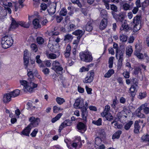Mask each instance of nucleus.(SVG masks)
I'll return each instance as SVG.
<instances>
[{"mask_svg":"<svg viewBox=\"0 0 149 149\" xmlns=\"http://www.w3.org/2000/svg\"><path fill=\"white\" fill-rule=\"evenodd\" d=\"M73 38L72 35L70 34H68L64 36V40H72Z\"/></svg>","mask_w":149,"mask_h":149,"instance_id":"8fccbe9b","label":"nucleus"},{"mask_svg":"<svg viewBox=\"0 0 149 149\" xmlns=\"http://www.w3.org/2000/svg\"><path fill=\"white\" fill-rule=\"evenodd\" d=\"M67 11L66 9L63 8L60 11V15L61 16H65L67 14Z\"/></svg>","mask_w":149,"mask_h":149,"instance_id":"de8ad7c7","label":"nucleus"},{"mask_svg":"<svg viewBox=\"0 0 149 149\" xmlns=\"http://www.w3.org/2000/svg\"><path fill=\"white\" fill-rule=\"evenodd\" d=\"M38 131V130L37 129H35L31 134V135L32 137H34L36 136Z\"/></svg>","mask_w":149,"mask_h":149,"instance_id":"680f3d73","label":"nucleus"},{"mask_svg":"<svg viewBox=\"0 0 149 149\" xmlns=\"http://www.w3.org/2000/svg\"><path fill=\"white\" fill-rule=\"evenodd\" d=\"M11 98L9 93H6L3 95V101L4 103H8L11 100Z\"/></svg>","mask_w":149,"mask_h":149,"instance_id":"f3484780","label":"nucleus"},{"mask_svg":"<svg viewBox=\"0 0 149 149\" xmlns=\"http://www.w3.org/2000/svg\"><path fill=\"white\" fill-rule=\"evenodd\" d=\"M36 40L37 43L39 45H42L44 42V39L41 37H37Z\"/></svg>","mask_w":149,"mask_h":149,"instance_id":"f704fd0d","label":"nucleus"},{"mask_svg":"<svg viewBox=\"0 0 149 149\" xmlns=\"http://www.w3.org/2000/svg\"><path fill=\"white\" fill-rule=\"evenodd\" d=\"M86 30L88 32L91 31L93 29L91 21H89L86 25Z\"/></svg>","mask_w":149,"mask_h":149,"instance_id":"cd10ccee","label":"nucleus"},{"mask_svg":"<svg viewBox=\"0 0 149 149\" xmlns=\"http://www.w3.org/2000/svg\"><path fill=\"white\" fill-rule=\"evenodd\" d=\"M32 68H28L27 69V75L29 78L28 79L29 81H30L32 82L34 79V77L33 74V72L34 71V65H32Z\"/></svg>","mask_w":149,"mask_h":149,"instance_id":"f8f14e48","label":"nucleus"},{"mask_svg":"<svg viewBox=\"0 0 149 149\" xmlns=\"http://www.w3.org/2000/svg\"><path fill=\"white\" fill-rule=\"evenodd\" d=\"M56 100L57 103L60 105L62 104L65 101L63 98L59 97H57L56 98Z\"/></svg>","mask_w":149,"mask_h":149,"instance_id":"e433bc0d","label":"nucleus"},{"mask_svg":"<svg viewBox=\"0 0 149 149\" xmlns=\"http://www.w3.org/2000/svg\"><path fill=\"white\" fill-rule=\"evenodd\" d=\"M103 2L104 3V5L105 6L107 10L110 9V6L109 3L110 2L109 0H102Z\"/></svg>","mask_w":149,"mask_h":149,"instance_id":"ea45409f","label":"nucleus"},{"mask_svg":"<svg viewBox=\"0 0 149 149\" xmlns=\"http://www.w3.org/2000/svg\"><path fill=\"white\" fill-rule=\"evenodd\" d=\"M33 24L34 25V28L36 29H37L41 27V25L39 23V20L38 19H34L33 21Z\"/></svg>","mask_w":149,"mask_h":149,"instance_id":"393cba45","label":"nucleus"},{"mask_svg":"<svg viewBox=\"0 0 149 149\" xmlns=\"http://www.w3.org/2000/svg\"><path fill=\"white\" fill-rule=\"evenodd\" d=\"M114 58L113 57H110L109 59V68H111L112 67L113 64V60Z\"/></svg>","mask_w":149,"mask_h":149,"instance_id":"603ef678","label":"nucleus"},{"mask_svg":"<svg viewBox=\"0 0 149 149\" xmlns=\"http://www.w3.org/2000/svg\"><path fill=\"white\" fill-rule=\"evenodd\" d=\"M92 123L97 126H100L102 125V119L101 118H99L96 121L93 120L92 121Z\"/></svg>","mask_w":149,"mask_h":149,"instance_id":"4c0bfd02","label":"nucleus"},{"mask_svg":"<svg viewBox=\"0 0 149 149\" xmlns=\"http://www.w3.org/2000/svg\"><path fill=\"white\" fill-rule=\"evenodd\" d=\"M81 142L80 141L78 140L75 142H73L72 144H71L72 146L75 148H76L78 145L79 143H80Z\"/></svg>","mask_w":149,"mask_h":149,"instance_id":"6e6d98bb","label":"nucleus"},{"mask_svg":"<svg viewBox=\"0 0 149 149\" xmlns=\"http://www.w3.org/2000/svg\"><path fill=\"white\" fill-rule=\"evenodd\" d=\"M71 122L69 120H66L61 123L59 127L60 130H62L63 129L67 126L71 125Z\"/></svg>","mask_w":149,"mask_h":149,"instance_id":"aec40b11","label":"nucleus"},{"mask_svg":"<svg viewBox=\"0 0 149 149\" xmlns=\"http://www.w3.org/2000/svg\"><path fill=\"white\" fill-rule=\"evenodd\" d=\"M49 58L51 59H55L57 58V55L54 53H50L49 55Z\"/></svg>","mask_w":149,"mask_h":149,"instance_id":"0e129e2a","label":"nucleus"},{"mask_svg":"<svg viewBox=\"0 0 149 149\" xmlns=\"http://www.w3.org/2000/svg\"><path fill=\"white\" fill-rule=\"evenodd\" d=\"M107 24V21L106 18H103L101 21L99 29L101 30L104 29L106 27Z\"/></svg>","mask_w":149,"mask_h":149,"instance_id":"2eb2a0df","label":"nucleus"},{"mask_svg":"<svg viewBox=\"0 0 149 149\" xmlns=\"http://www.w3.org/2000/svg\"><path fill=\"white\" fill-rule=\"evenodd\" d=\"M52 69L56 73L60 74L62 73L63 68L58 61L56 60L53 61L52 63Z\"/></svg>","mask_w":149,"mask_h":149,"instance_id":"423d86ee","label":"nucleus"},{"mask_svg":"<svg viewBox=\"0 0 149 149\" xmlns=\"http://www.w3.org/2000/svg\"><path fill=\"white\" fill-rule=\"evenodd\" d=\"M110 9L112 10L115 12H118V8L115 5L113 4L110 5Z\"/></svg>","mask_w":149,"mask_h":149,"instance_id":"bf43d9fd","label":"nucleus"},{"mask_svg":"<svg viewBox=\"0 0 149 149\" xmlns=\"http://www.w3.org/2000/svg\"><path fill=\"white\" fill-rule=\"evenodd\" d=\"M79 55L81 60L85 62H90L93 60L91 54L88 51L80 53Z\"/></svg>","mask_w":149,"mask_h":149,"instance_id":"20e7f679","label":"nucleus"},{"mask_svg":"<svg viewBox=\"0 0 149 149\" xmlns=\"http://www.w3.org/2000/svg\"><path fill=\"white\" fill-rule=\"evenodd\" d=\"M115 127L118 129H121L123 127L122 124H119L118 123H116L114 124Z\"/></svg>","mask_w":149,"mask_h":149,"instance_id":"e2e57ef3","label":"nucleus"},{"mask_svg":"<svg viewBox=\"0 0 149 149\" xmlns=\"http://www.w3.org/2000/svg\"><path fill=\"white\" fill-rule=\"evenodd\" d=\"M122 133V131L121 130H118L112 136V139H118L119 138L120 134Z\"/></svg>","mask_w":149,"mask_h":149,"instance_id":"c85d7f7f","label":"nucleus"},{"mask_svg":"<svg viewBox=\"0 0 149 149\" xmlns=\"http://www.w3.org/2000/svg\"><path fill=\"white\" fill-rule=\"evenodd\" d=\"M147 105V104H145L140 106L142 110H143L144 112L146 114H148L149 113V108L146 107Z\"/></svg>","mask_w":149,"mask_h":149,"instance_id":"bb28decb","label":"nucleus"},{"mask_svg":"<svg viewBox=\"0 0 149 149\" xmlns=\"http://www.w3.org/2000/svg\"><path fill=\"white\" fill-rule=\"evenodd\" d=\"M134 54L139 59H142L143 58V55L142 54L138 52H135Z\"/></svg>","mask_w":149,"mask_h":149,"instance_id":"864d4df0","label":"nucleus"},{"mask_svg":"<svg viewBox=\"0 0 149 149\" xmlns=\"http://www.w3.org/2000/svg\"><path fill=\"white\" fill-rule=\"evenodd\" d=\"M141 139L145 142H149V135L146 134L143 135L141 137Z\"/></svg>","mask_w":149,"mask_h":149,"instance_id":"49530a36","label":"nucleus"},{"mask_svg":"<svg viewBox=\"0 0 149 149\" xmlns=\"http://www.w3.org/2000/svg\"><path fill=\"white\" fill-rule=\"evenodd\" d=\"M147 94L146 92H141L139 93L138 98L140 99H142L146 97Z\"/></svg>","mask_w":149,"mask_h":149,"instance_id":"a19ab883","label":"nucleus"},{"mask_svg":"<svg viewBox=\"0 0 149 149\" xmlns=\"http://www.w3.org/2000/svg\"><path fill=\"white\" fill-rule=\"evenodd\" d=\"M19 25L28 28L30 25V23L29 22L26 23L24 21L17 22L13 18H12V22L9 29L10 30H11L12 29H15L18 27Z\"/></svg>","mask_w":149,"mask_h":149,"instance_id":"7ed1b4c3","label":"nucleus"},{"mask_svg":"<svg viewBox=\"0 0 149 149\" xmlns=\"http://www.w3.org/2000/svg\"><path fill=\"white\" fill-rule=\"evenodd\" d=\"M71 1L72 3L77 4L78 6L80 8L82 6V5L79 0H71Z\"/></svg>","mask_w":149,"mask_h":149,"instance_id":"13d9d810","label":"nucleus"},{"mask_svg":"<svg viewBox=\"0 0 149 149\" xmlns=\"http://www.w3.org/2000/svg\"><path fill=\"white\" fill-rule=\"evenodd\" d=\"M32 128L28 125L26 128L22 132V134L25 136H29L30 131Z\"/></svg>","mask_w":149,"mask_h":149,"instance_id":"5701e85b","label":"nucleus"},{"mask_svg":"<svg viewBox=\"0 0 149 149\" xmlns=\"http://www.w3.org/2000/svg\"><path fill=\"white\" fill-rule=\"evenodd\" d=\"M142 109L140 107L135 111L136 115L139 118H145V116L141 112Z\"/></svg>","mask_w":149,"mask_h":149,"instance_id":"6ab92c4d","label":"nucleus"},{"mask_svg":"<svg viewBox=\"0 0 149 149\" xmlns=\"http://www.w3.org/2000/svg\"><path fill=\"white\" fill-rule=\"evenodd\" d=\"M80 38L79 37H77L76 39L74 40L73 42V45H75V47H77L80 41Z\"/></svg>","mask_w":149,"mask_h":149,"instance_id":"c03bdc74","label":"nucleus"},{"mask_svg":"<svg viewBox=\"0 0 149 149\" xmlns=\"http://www.w3.org/2000/svg\"><path fill=\"white\" fill-rule=\"evenodd\" d=\"M125 49L124 48H123L121 50H120L119 51V59L120 60H123V54L124 53Z\"/></svg>","mask_w":149,"mask_h":149,"instance_id":"72a5a7b5","label":"nucleus"},{"mask_svg":"<svg viewBox=\"0 0 149 149\" xmlns=\"http://www.w3.org/2000/svg\"><path fill=\"white\" fill-rule=\"evenodd\" d=\"M31 50L34 52H36L38 50L37 45L35 43L32 44L30 46Z\"/></svg>","mask_w":149,"mask_h":149,"instance_id":"c9c22d12","label":"nucleus"},{"mask_svg":"<svg viewBox=\"0 0 149 149\" xmlns=\"http://www.w3.org/2000/svg\"><path fill=\"white\" fill-rule=\"evenodd\" d=\"M123 7L124 10H130V5L128 3H125L123 4Z\"/></svg>","mask_w":149,"mask_h":149,"instance_id":"37998d69","label":"nucleus"},{"mask_svg":"<svg viewBox=\"0 0 149 149\" xmlns=\"http://www.w3.org/2000/svg\"><path fill=\"white\" fill-rule=\"evenodd\" d=\"M24 65L25 66V68L26 69L28 65V63L29 61V58H26V59L24 58Z\"/></svg>","mask_w":149,"mask_h":149,"instance_id":"052dcab7","label":"nucleus"},{"mask_svg":"<svg viewBox=\"0 0 149 149\" xmlns=\"http://www.w3.org/2000/svg\"><path fill=\"white\" fill-rule=\"evenodd\" d=\"M42 71L46 76L48 75L49 74L50 72L49 69L47 68H44L42 70Z\"/></svg>","mask_w":149,"mask_h":149,"instance_id":"5fc2aeb1","label":"nucleus"},{"mask_svg":"<svg viewBox=\"0 0 149 149\" xmlns=\"http://www.w3.org/2000/svg\"><path fill=\"white\" fill-rule=\"evenodd\" d=\"M113 47L116 49V56L117 59H118V45L116 43H114L113 44Z\"/></svg>","mask_w":149,"mask_h":149,"instance_id":"58836bf2","label":"nucleus"},{"mask_svg":"<svg viewBox=\"0 0 149 149\" xmlns=\"http://www.w3.org/2000/svg\"><path fill=\"white\" fill-rule=\"evenodd\" d=\"M82 112V118L84 121L86 122V118L87 116V108L86 107H84L81 109Z\"/></svg>","mask_w":149,"mask_h":149,"instance_id":"a211bd4d","label":"nucleus"},{"mask_svg":"<svg viewBox=\"0 0 149 149\" xmlns=\"http://www.w3.org/2000/svg\"><path fill=\"white\" fill-rule=\"evenodd\" d=\"M120 22L121 23V27L120 28L121 31H124L126 32H127L131 30V28L129 27L126 21L124 19V18L122 20V21H120Z\"/></svg>","mask_w":149,"mask_h":149,"instance_id":"1a4fd4ad","label":"nucleus"},{"mask_svg":"<svg viewBox=\"0 0 149 149\" xmlns=\"http://www.w3.org/2000/svg\"><path fill=\"white\" fill-rule=\"evenodd\" d=\"M102 140L99 137H97L95 138V144L97 146H99V145H100Z\"/></svg>","mask_w":149,"mask_h":149,"instance_id":"79ce46f5","label":"nucleus"},{"mask_svg":"<svg viewBox=\"0 0 149 149\" xmlns=\"http://www.w3.org/2000/svg\"><path fill=\"white\" fill-rule=\"evenodd\" d=\"M13 42V40L10 36H5L2 38L1 41L2 46L3 48L7 49L11 46Z\"/></svg>","mask_w":149,"mask_h":149,"instance_id":"f03ea898","label":"nucleus"},{"mask_svg":"<svg viewBox=\"0 0 149 149\" xmlns=\"http://www.w3.org/2000/svg\"><path fill=\"white\" fill-rule=\"evenodd\" d=\"M85 31H82L81 30L77 29L72 33V34L76 36H77V37H79L81 38L82 37L84 34Z\"/></svg>","mask_w":149,"mask_h":149,"instance_id":"dca6fc26","label":"nucleus"},{"mask_svg":"<svg viewBox=\"0 0 149 149\" xmlns=\"http://www.w3.org/2000/svg\"><path fill=\"white\" fill-rule=\"evenodd\" d=\"M20 90L17 89L10 92L9 93L12 97H15L18 96L20 94Z\"/></svg>","mask_w":149,"mask_h":149,"instance_id":"412c9836","label":"nucleus"},{"mask_svg":"<svg viewBox=\"0 0 149 149\" xmlns=\"http://www.w3.org/2000/svg\"><path fill=\"white\" fill-rule=\"evenodd\" d=\"M133 50L132 46H128L126 48V54L127 55L130 56L132 53Z\"/></svg>","mask_w":149,"mask_h":149,"instance_id":"473e14b6","label":"nucleus"},{"mask_svg":"<svg viewBox=\"0 0 149 149\" xmlns=\"http://www.w3.org/2000/svg\"><path fill=\"white\" fill-rule=\"evenodd\" d=\"M118 12L115 11H111V13L113 17L117 22L122 21L124 18L123 15L121 13H117Z\"/></svg>","mask_w":149,"mask_h":149,"instance_id":"9d476101","label":"nucleus"},{"mask_svg":"<svg viewBox=\"0 0 149 149\" xmlns=\"http://www.w3.org/2000/svg\"><path fill=\"white\" fill-rule=\"evenodd\" d=\"M77 127L79 131L81 133H84L86 130L85 124L81 122L79 123Z\"/></svg>","mask_w":149,"mask_h":149,"instance_id":"4468645a","label":"nucleus"},{"mask_svg":"<svg viewBox=\"0 0 149 149\" xmlns=\"http://www.w3.org/2000/svg\"><path fill=\"white\" fill-rule=\"evenodd\" d=\"M120 40L122 42H125L127 40V36L122 34L120 36Z\"/></svg>","mask_w":149,"mask_h":149,"instance_id":"09e8293b","label":"nucleus"},{"mask_svg":"<svg viewBox=\"0 0 149 149\" xmlns=\"http://www.w3.org/2000/svg\"><path fill=\"white\" fill-rule=\"evenodd\" d=\"M89 70V68L87 67L85 68V67L83 66L80 69L79 71L81 72H83L88 71Z\"/></svg>","mask_w":149,"mask_h":149,"instance_id":"774afa93","label":"nucleus"},{"mask_svg":"<svg viewBox=\"0 0 149 149\" xmlns=\"http://www.w3.org/2000/svg\"><path fill=\"white\" fill-rule=\"evenodd\" d=\"M29 120L30 122V124L29 125V126H30L32 128L38 126L40 122V118H36L34 116L31 117L29 118Z\"/></svg>","mask_w":149,"mask_h":149,"instance_id":"0eeeda50","label":"nucleus"},{"mask_svg":"<svg viewBox=\"0 0 149 149\" xmlns=\"http://www.w3.org/2000/svg\"><path fill=\"white\" fill-rule=\"evenodd\" d=\"M140 129V126L139 124V122L136 120L134 123V132L136 134H137L139 132V130Z\"/></svg>","mask_w":149,"mask_h":149,"instance_id":"4be33fe9","label":"nucleus"},{"mask_svg":"<svg viewBox=\"0 0 149 149\" xmlns=\"http://www.w3.org/2000/svg\"><path fill=\"white\" fill-rule=\"evenodd\" d=\"M102 113L103 116H105L107 120L111 121L113 119V117L110 113Z\"/></svg>","mask_w":149,"mask_h":149,"instance_id":"b1692460","label":"nucleus"},{"mask_svg":"<svg viewBox=\"0 0 149 149\" xmlns=\"http://www.w3.org/2000/svg\"><path fill=\"white\" fill-rule=\"evenodd\" d=\"M56 6V3L53 6L51 5V7H50L51 8L48 10V12L50 15H53L55 13Z\"/></svg>","mask_w":149,"mask_h":149,"instance_id":"a878e982","label":"nucleus"},{"mask_svg":"<svg viewBox=\"0 0 149 149\" xmlns=\"http://www.w3.org/2000/svg\"><path fill=\"white\" fill-rule=\"evenodd\" d=\"M123 60H120V59H119V60L118 61V64H117V70H119L121 69V66L122 65V62Z\"/></svg>","mask_w":149,"mask_h":149,"instance_id":"4d7b16f0","label":"nucleus"},{"mask_svg":"<svg viewBox=\"0 0 149 149\" xmlns=\"http://www.w3.org/2000/svg\"><path fill=\"white\" fill-rule=\"evenodd\" d=\"M123 75L125 78H128L130 77V73L127 71L124 72L123 73Z\"/></svg>","mask_w":149,"mask_h":149,"instance_id":"338daca9","label":"nucleus"},{"mask_svg":"<svg viewBox=\"0 0 149 149\" xmlns=\"http://www.w3.org/2000/svg\"><path fill=\"white\" fill-rule=\"evenodd\" d=\"M74 108L76 109H82L84 107V101L82 99L78 98L77 99L73 105Z\"/></svg>","mask_w":149,"mask_h":149,"instance_id":"9b49d317","label":"nucleus"},{"mask_svg":"<svg viewBox=\"0 0 149 149\" xmlns=\"http://www.w3.org/2000/svg\"><path fill=\"white\" fill-rule=\"evenodd\" d=\"M149 4V0H145L141 3L142 10H144Z\"/></svg>","mask_w":149,"mask_h":149,"instance_id":"2f4dec72","label":"nucleus"},{"mask_svg":"<svg viewBox=\"0 0 149 149\" xmlns=\"http://www.w3.org/2000/svg\"><path fill=\"white\" fill-rule=\"evenodd\" d=\"M107 12L105 10H101L100 13V15L104 18H106L107 16Z\"/></svg>","mask_w":149,"mask_h":149,"instance_id":"3c124183","label":"nucleus"},{"mask_svg":"<svg viewBox=\"0 0 149 149\" xmlns=\"http://www.w3.org/2000/svg\"><path fill=\"white\" fill-rule=\"evenodd\" d=\"M114 70L112 69L109 70L104 75V77L105 78H109L111 75L114 74Z\"/></svg>","mask_w":149,"mask_h":149,"instance_id":"c756f323","label":"nucleus"},{"mask_svg":"<svg viewBox=\"0 0 149 149\" xmlns=\"http://www.w3.org/2000/svg\"><path fill=\"white\" fill-rule=\"evenodd\" d=\"M138 88V86L136 85H132L130 88V93L132 97H134L136 93L137 92Z\"/></svg>","mask_w":149,"mask_h":149,"instance_id":"ddd939ff","label":"nucleus"},{"mask_svg":"<svg viewBox=\"0 0 149 149\" xmlns=\"http://www.w3.org/2000/svg\"><path fill=\"white\" fill-rule=\"evenodd\" d=\"M71 50V47L70 46L68 45L66 47L65 51L64 52V53H70Z\"/></svg>","mask_w":149,"mask_h":149,"instance_id":"69168bd1","label":"nucleus"},{"mask_svg":"<svg viewBox=\"0 0 149 149\" xmlns=\"http://www.w3.org/2000/svg\"><path fill=\"white\" fill-rule=\"evenodd\" d=\"M141 17L139 15H137L133 19V22L134 24L133 30L134 32H136L139 30L141 28Z\"/></svg>","mask_w":149,"mask_h":149,"instance_id":"39448f33","label":"nucleus"},{"mask_svg":"<svg viewBox=\"0 0 149 149\" xmlns=\"http://www.w3.org/2000/svg\"><path fill=\"white\" fill-rule=\"evenodd\" d=\"M94 76L93 71H91L88 72L87 75L83 80V82L85 83H91L93 80Z\"/></svg>","mask_w":149,"mask_h":149,"instance_id":"6e6552de","label":"nucleus"},{"mask_svg":"<svg viewBox=\"0 0 149 149\" xmlns=\"http://www.w3.org/2000/svg\"><path fill=\"white\" fill-rule=\"evenodd\" d=\"M20 83L21 85L23 86L24 88L23 89V90L26 92H32L33 88L37 86V84L30 81H29V82L25 80L20 81Z\"/></svg>","mask_w":149,"mask_h":149,"instance_id":"f257e3e1","label":"nucleus"},{"mask_svg":"<svg viewBox=\"0 0 149 149\" xmlns=\"http://www.w3.org/2000/svg\"><path fill=\"white\" fill-rule=\"evenodd\" d=\"M139 72H141V68L140 67H136L134 69V73L135 75H137Z\"/></svg>","mask_w":149,"mask_h":149,"instance_id":"a18cd8bd","label":"nucleus"},{"mask_svg":"<svg viewBox=\"0 0 149 149\" xmlns=\"http://www.w3.org/2000/svg\"><path fill=\"white\" fill-rule=\"evenodd\" d=\"M133 123L132 121H130L128 123H126L124 126V128L126 130H128Z\"/></svg>","mask_w":149,"mask_h":149,"instance_id":"7c9ffc66","label":"nucleus"}]
</instances>
